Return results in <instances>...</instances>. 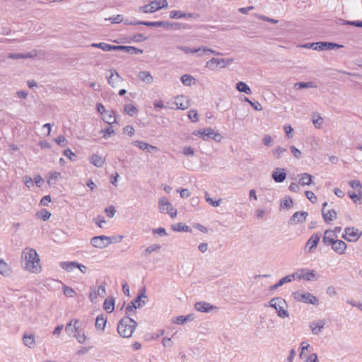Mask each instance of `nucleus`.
I'll return each instance as SVG.
<instances>
[{
  "mask_svg": "<svg viewBox=\"0 0 362 362\" xmlns=\"http://www.w3.org/2000/svg\"><path fill=\"white\" fill-rule=\"evenodd\" d=\"M180 80L182 83L187 86H190L193 83H195V78L189 74H184L181 76Z\"/></svg>",
  "mask_w": 362,
  "mask_h": 362,
  "instance_id": "37",
  "label": "nucleus"
},
{
  "mask_svg": "<svg viewBox=\"0 0 362 362\" xmlns=\"http://www.w3.org/2000/svg\"><path fill=\"white\" fill-rule=\"evenodd\" d=\"M100 132L103 134V137L107 139L110 137L112 134H115V131L112 127H107L102 129Z\"/></svg>",
  "mask_w": 362,
  "mask_h": 362,
  "instance_id": "56",
  "label": "nucleus"
},
{
  "mask_svg": "<svg viewBox=\"0 0 362 362\" xmlns=\"http://www.w3.org/2000/svg\"><path fill=\"white\" fill-rule=\"evenodd\" d=\"M313 123L316 128H321L324 123V119L319 115H314L313 118Z\"/></svg>",
  "mask_w": 362,
  "mask_h": 362,
  "instance_id": "50",
  "label": "nucleus"
},
{
  "mask_svg": "<svg viewBox=\"0 0 362 362\" xmlns=\"http://www.w3.org/2000/svg\"><path fill=\"white\" fill-rule=\"evenodd\" d=\"M320 236L318 234H313L308 240L305 250L308 252H312L317 246Z\"/></svg>",
  "mask_w": 362,
  "mask_h": 362,
  "instance_id": "16",
  "label": "nucleus"
},
{
  "mask_svg": "<svg viewBox=\"0 0 362 362\" xmlns=\"http://www.w3.org/2000/svg\"><path fill=\"white\" fill-rule=\"evenodd\" d=\"M330 246L339 255H344L347 248V245L344 241L337 239Z\"/></svg>",
  "mask_w": 362,
  "mask_h": 362,
  "instance_id": "18",
  "label": "nucleus"
},
{
  "mask_svg": "<svg viewBox=\"0 0 362 362\" xmlns=\"http://www.w3.org/2000/svg\"><path fill=\"white\" fill-rule=\"evenodd\" d=\"M325 325V320H317L310 322L308 326L313 334L318 335L322 332Z\"/></svg>",
  "mask_w": 362,
  "mask_h": 362,
  "instance_id": "12",
  "label": "nucleus"
},
{
  "mask_svg": "<svg viewBox=\"0 0 362 362\" xmlns=\"http://www.w3.org/2000/svg\"><path fill=\"white\" fill-rule=\"evenodd\" d=\"M102 119L108 124H112L117 122L116 113L113 110H107L102 116Z\"/></svg>",
  "mask_w": 362,
  "mask_h": 362,
  "instance_id": "25",
  "label": "nucleus"
},
{
  "mask_svg": "<svg viewBox=\"0 0 362 362\" xmlns=\"http://www.w3.org/2000/svg\"><path fill=\"white\" fill-rule=\"evenodd\" d=\"M12 272L11 267L3 259L0 258V274L4 276H9Z\"/></svg>",
  "mask_w": 362,
  "mask_h": 362,
  "instance_id": "28",
  "label": "nucleus"
},
{
  "mask_svg": "<svg viewBox=\"0 0 362 362\" xmlns=\"http://www.w3.org/2000/svg\"><path fill=\"white\" fill-rule=\"evenodd\" d=\"M204 197H205V200L207 203H209V204H211L212 206L214 207H218L221 205V202H222V199H219L216 201H214L210 197H209V194L208 192H204Z\"/></svg>",
  "mask_w": 362,
  "mask_h": 362,
  "instance_id": "40",
  "label": "nucleus"
},
{
  "mask_svg": "<svg viewBox=\"0 0 362 362\" xmlns=\"http://www.w3.org/2000/svg\"><path fill=\"white\" fill-rule=\"evenodd\" d=\"M63 292L66 296L70 298L74 297L76 295L75 291L72 288L69 286H64Z\"/></svg>",
  "mask_w": 362,
  "mask_h": 362,
  "instance_id": "59",
  "label": "nucleus"
},
{
  "mask_svg": "<svg viewBox=\"0 0 362 362\" xmlns=\"http://www.w3.org/2000/svg\"><path fill=\"white\" fill-rule=\"evenodd\" d=\"M170 18L172 19H178V18H184L187 16H190V14H187L180 11H172L170 12Z\"/></svg>",
  "mask_w": 362,
  "mask_h": 362,
  "instance_id": "43",
  "label": "nucleus"
},
{
  "mask_svg": "<svg viewBox=\"0 0 362 362\" xmlns=\"http://www.w3.org/2000/svg\"><path fill=\"white\" fill-rule=\"evenodd\" d=\"M79 320L78 319L71 320L66 325L65 331L69 336H74L78 331Z\"/></svg>",
  "mask_w": 362,
  "mask_h": 362,
  "instance_id": "20",
  "label": "nucleus"
},
{
  "mask_svg": "<svg viewBox=\"0 0 362 362\" xmlns=\"http://www.w3.org/2000/svg\"><path fill=\"white\" fill-rule=\"evenodd\" d=\"M316 50H325V49H334L341 48L344 46L342 45L329 42H315Z\"/></svg>",
  "mask_w": 362,
  "mask_h": 362,
  "instance_id": "17",
  "label": "nucleus"
},
{
  "mask_svg": "<svg viewBox=\"0 0 362 362\" xmlns=\"http://www.w3.org/2000/svg\"><path fill=\"white\" fill-rule=\"evenodd\" d=\"M192 134L200 137L204 141L211 139L217 142H220L223 139V136L219 133L216 132L211 127L195 130L192 132Z\"/></svg>",
  "mask_w": 362,
  "mask_h": 362,
  "instance_id": "4",
  "label": "nucleus"
},
{
  "mask_svg": "<svg viewBox=\"0 0 362 362\" xmlns=\"http://www.w3.org/2000/svg\"><path fill=\"white\" fill-rule=\"evenodd\" d=\"M74 337L76 339L78 342H79L80 344H83L87 339V337L86 336L84 332H83L79 329H78V331H76V332L74 335Z\"/></svg>",
  "mask_w": 362,
  "mask_h": 362,
  "instance_id": "49",
  "label": "nucleus"
},
{
  "mask_svg": "<svg viewBox=\"0 0 362 362\" xmlns=\"http://www.w3.org/2000/svg\"><path fill=\"white\" fill-rule=\"evenodd\" d=\"M171 227H172L173 230H174V231L191 232V228L188 226H187L182 223L173 224V225H172Z\"/></svg>",
  "mask_w": 362,
  "mask_h": 362,
  "instance_id": "35",
  "label": "nucleus"
},
{
  "mask_svg": "<svg viewBox=\"0 0 362 362\" xmlns=\"http://www.w3.org/2000/svg\"><path fill=\"white\" fill-rule=\"evenodd\" d=\"M54 141L59 146L64 147L66 146L68 141L64 136H59L54 139Z\"/></svg>",
  "mask_w": 362,
  "mask_h": 362,
  "instance_id": "63",
  "label": "nucleus"
},
{
  "mask_svg": "<svg viewBox=\"0 0 362 362\" xmlns=\"http://www.w3.org/2000/svg\"><path fill=\"white\" fill-rule=\"evenodd\" d=\"M286 152V149L281 146H277L272 149V154L276 159H279Z\"/></svg>",
  "mask_w": 362,
  "mask_h": 362,
  "instance_id": "46",
  "label": "nucleus"
},
{
  "mask_svg": "<svg viewBox=\"0 0 362 362\" xmlns=\"http://www.w3.org/2000/svg\"><path fill=\"white\" fill-rule=\"evenodd\" d=\"M161 27L166 28H174V29H178L179 23H170L168 21H161Z\"/></svg>",
  "mask_w": 362,
  "mask_h": 362,
  "instance_id": "62",
  "label": "nucleus"
},
{
  "mask_svg": "<svg viewBox=\"0 0 362 362\" xmlns=\"http://www.w3.org/2000/svg\"><path fill=\"white\" fill-rule=\"evenodd\" d=\"M124 51L129 54H141L143 53L142 49H139L132 46H124Z\"/></svg>",
  "mask_w": 362,
  "mask_h": 362,
  "instance_id": "53",
  "label": "nucleus"
},
{
  "mask_svg": "<svg viewBox=\"0 0 362 362\" xmlns=\"http://www.w3.org/2000/svg\"><path fill=\"white\" fill-rule=\"evenodd\" d=\"M150 4L155 12L168 7L167 0H153L150 1Z\"/></svg>",
  "mask_w": 362,
  "mask_h": 362,
  "instance_id": "27",
  "label": "nucleus"
},
{
  "mask_svg": "<svg viewBox=\"0 0 362 362\" xmlns=\"http://www.w3.org/2000/svg\"><path fill=\"white\" fill-rule=\"evenodd\" d=\"M23 344L30 349H33L35 347L36 342H35V336L34 334H28L25 333L22 338Z\"/></svg>",
  "mask_w": 362,
  "mask_h": 362,
  "instance_id": "21",
  "label": "nucleus"
},
{
  "mask_svg": "<svg viewBox=\"0 0 362 362\" xmlns=\"http://www.w3.org/2000/svg\"><path fill=\"white\" fill-rule=\"evenodd\" d=\"M110 72V76L107 77L108 83L112 88H117L119 86V83L123 81V78L119 76L118 72L114 69H111L108 71Z\"/></svg>",
  "mask_w": 362,
  "mask_h": 362,
  "instance_id": "11",
  "label": "nucleus"
},
{
  "mask_svg": "<svg viewBox=\"0 0 362 362\" xmlns=\"http://www.w3.org/2000/svg\"><path fill=\"white\" fill-rule=\"evenodd\" d=\"M269 306L274 308L276 311L277 315L281 318L288 317L289 313L286 310V302L281 297L273 298L269 301Z\"/></svg>",
  "mask_w": 362,
  "mask_h": 362,
  "instance_id": "3",
  "label": "nucleus"
},
{
  "mask_svg": "<svg viewBox=\"0 0 362 362\" xmlns=\"http://www.w3.org/2000/svg\"><path fill=\"white\" fill-rule=\"evenodd\" d=\"M348 184L351 188L355 189H358V190H361L362 188L361 183L360 182L359 180H350L349 181Z\"/></svg>",
  "mask_w": 362,
  "mask_h": 362,
  "instance_id": "61",
  "label": "nucleus"
},
{
  "mask_svg": "<svg viewBox=\"0 0 362 362\" xmlns=\"http://www.w3.org/2000/svg\"><path fill=\"white\" fill-rule=\"evenodd\" d=\"M322 214L323 219L326 223H329L336 219L337 215L336 211L334 209L328 210L326 211L324 210V209H322Z\"/></svg>",
  "mask_w": 362,
  "mask_h": 362,
  "instance_id": "29",
  "label": "nucleus"
},
{
  "mask_svg": "<svg viewBox=\"0 0 362 362\" xmlns=\"http://www.w3.org/2000/svg\"><path fill=\"white\" fill-rule=\"evenodd\" d=\"M293 280H295V279H294V276H293V273L291 274H289V275H287V276L283 277L278 281V283H279V285H280L281 286L284 284L290 283V282L293 281Z\"/></svg>",
  "mask_w": 362,
  "mask_h": 362,
  "instance_id": "54",
  "label": "nucleus"
},
{
  "mask_svg": "<svg viewBox=\"0 0 362 362\" xmlns=\"http://www.w3.org/2000/svg\"><path fill=\"white\" fill-rule=\"evenodd\" d=\"M303 362H318L317 356L315 353H310L305 356V358L303 359Z\"/></svg>",
  "mask_w": 362,
  "mask_h": 362,
  "instance_id": "57",
  "label": "nucleus"
},
{
  "mask_svg": "<svg viewBox=\"0 0 362 362\" xmlns=\"http://www.w3.org/2000/svg\"><path fill=\"white\" fill-rule=\"evenodd\" d=\"M236 88L238 91L245 93L248 95L252 93L251 88L245 82L243 81H240L236 83Z\"/></svg>",
  "mask_w": 362,
  "mask_h": 362,
  "instance_id": "36",
  "label": "nucleus"
},
{
  "mask_svg": "<svg viewBox=\"0 0 362 362\" xmlns=\"http://www.w3.org/2000/svg\"><path fill=\"white\" fill-rule=\"evenodd\" d=\"M292 296L295 300L303 303L316 305L318 303L317 298L308 291H297L292 293Z\"/></svg>",
  "mask_w": 362,
  "mask_h": 362,
  "instance_id": "5",
  "label": "nucleus"
},
{
  "mask_svg": "<svg viewBox=\"0 0 362 362\" xmlns=\"http://www.w3.org/2000/svg\"><path fill=\"white\" fill-rule=\"evenodd\" d=\"M127 23L130 25H144L149 27H161L162 25L161 21H136Z\"/></svg>",
  "mask_w": 362,
  "mask_h": 362,
  "instance_id": "33",
  "label": "nucleus"
},
{
  "mask_svg": "<svg viewBox=\"0 0 362 362\" xmlns=\"http://www.w3.org/2000/svg\"><path fill=\"white\" fill-rule=\"evenodd\" d=\"M106 322H107V319L104 317V315H98L95 320V327L98 329H100V330L103 331L105 329Z\"/></svg>",
  "mask_w": 362,
  "mask_h": 362,
  "instance_id": "32",
  "label": "nucleus"
},
{
  "mask_svg": "<svg viewBox=\"0 0 362 362\" xmlns=\"http://www.w3.org/2000/svg\"><path fill=\"white\" fill-rule=\"evenodd\" d=\"M124 110L129 116H133L138 112V109L132 104H127L124 107Z\"/></svg>",
  "mask_w": 362,
  "mask_h": 362,
  "instance_id": "44",
  "label": "nucleus"
},
{
  "mask_svg": "<svg viewBox=\"0 0 362 362\" xmlns=\"http://www.w3.org/2000/svg\"><path fill=\"white\" fill-rule=\"evenodd\" d=\"M280 206L283 209L291 208L293 206V201L290 197L285 198V199L281 200Z\"/></svg>",
  "mask_w": 362,
  "mask_h": 362,
  "instance_id": "55",
  "label": "nucleus"
},
{
  "mask_svg": "<svg viewBox=\"0 0 362 362\" xmlns=\"http://www.w3.org/2000/svg\"><path fill=\"white\" fill-rule=\"evenodd\" d=\"M185 317L184 315H180L172 319V322L177 325H183L185 323Z\"/></svg>",
  "mask_w": 362,
  "mask_h": 362,
  "instance_id": "64",
  "label": "nucleus"
},
{
  "mask_svg": "<svg viewBox=\"0 0 362 362\" xmlns=\"http://www.w3.org/2000/svg\"><path fill=\"white\" fill-rule=\"evenodd\" d=\"M316 85L314 82H298L294 84L296 89L308 88H316Z\"/></svg>",
  "mask_w": 362,
  "mask_h": 362,
  "instance_id": "39",
  "label": "nucleus"
},
{
  "mask_svg": "<svg viewBox=\"0 0 362 362\" xmlns=\"http://www.w3.org/2000/svg\"><path fill=\"white\" fill-rule=\"evenodd\" d=\"M233 58H212L206 63V66L211 70H214L216 67L226 68L233 63Z\"/></svg>",
  "mask_w": 362,
  "mask_h": 362,
  "instance_id": "8",
  "label": "nucleus"
},
{
  "mask_svg": "<svg viewBox=\"0 0 362 362\" xmlns=\"http://www.w3.org/2000/svg\"><path fill=\"white\" fill-rule=\"evenodd\" d=\"M115 302L112 299H105L103 308L108 313H112L115 308Z\"/></svg>",
  "mask_w": 362,
  "mask_h": 362,
  "instance_id": "47",
  "label": "nucleus"
},
{
  "mask_svg": "<svg viewBox=\"0 0 362 362\" xmlns=\"http://www.w3.org/2000/svg\"><path fill=\"white\" fill-rule=\"evenodd\" d=\"M272 177L273 180L278 183L282 182L286 177V173L284 168H276L272 172Z\"/></svg>",
  "mask_w": 362,
  "mask_h": 362,
  "instance_id": "19",
  "label": "nucleus"
},
{
  "mask_svg": "<svg viewBox=\"0 0 362 362\" xmlns=\"http://www.w3.org/2000/svg\"><path fill=\"white\" fill-rule=\"evenodd\" d=\"M147 296L146 295V291L144 288L140 290L139 295L137 297L132 300L131 303L133 304V306H134V309L140 308L143 307L146 301Z\"/></svg>",
  "mask_w": 362,
  "mask_h": 362,
  "instance_id": "13",
  "label": "nucleus"
},
{
  "mask_svg": "<svg viewBox=\"0 0 362 362\" xmlns=\"http://www.w3.org/2000/svg\"><path fill=\"white\" fill-rule=\"evenodd\" d=\"M308 214L304 211H298L293 214L291 218V222L293 224L303 223L305 221Z\"/></svg>",
  "mask_w": 362,
  "mask_h": 362,
  "instance_id": "24",
  "label": "nucleus"
},
{
  "mask_svg": "<svg viewBox=\"0 0 362 362\" xmlns=\"http://www.w3.org/2000/svg\"><path fill=\"white\" fill-rule=\"evenodd\" d=\"M138 78L146 84H151L153 82V77L149 71H141L138 73Z\"/></svg>",
  "mask_w": 362,
  "mask_h": 362,
  "instance_id": "26",
  "label": "nucleus"
},
{
  "mask_svg": "<svg viewBox=\"0 0 362 362\" xmlns=\"http://www.w3.org/2000/svg\"><path fill=\"white\" fill-rule=\"evenodd\" d=\"M60 177V173L56 171L50 172L48 175L47 182L49 185H54Z\"/></svg>",
  "mask_w": 362,
  "mask_h": 362,
  "instance_id": "34",
  "label": "nucleus"
},
{
  "mask_svg": "<svg viewBox=\"0 0 362 362\" xmlns=\"http://www.w3.org/2000/svg\"><path fill=\"white\" fill-rule=\"evenodd\" d=\"M174 104L176 106L177 109L180 110H186L189 105V100L187 97L184 95H178L175 98Z\"/></svg>",
  "mask_w": 362,
  "mask_h": 362,
  "instance_id": "15",
  "label": "nucleus"
},
{
  "mask_svg": "<svg viewBox=\"0 0 362 362\" xmlns=\"http://www.w3.org/2000/svg\"><path fill=\"white\" fill-rule=\"evenodd\" d=\"M138 10L143 13H152L155 12L150 2L148 4L140 6Z\"/></svg>",
  "mask_w": 362,
  "mask_h": 362,
  "instance_id": "51",
  "label": "nucleus"
},
{
  "mask_svg": "<svg viewBox=\"0 0 362 362\" xmlns=\"http://www.w3.org/2000/svg\"><path fill=\"white\" fill-rule=\"evenodd\" d=\"M161 249V245L160 244H152L149 246H148L147 247H146L143 251H142V256L143 257H148L150 254L153 253V252H158Z\"/></svg>",
  "mask_w": 362,
  "mask_h": 362,
  "instance_id": "30",
  "label": "nucleus"
},
{
  "mask_svg": "<svg viewBox=\"0 0 362 362\" xmlns=\"http://www.w3.org/2000/svg\"><path fill=\"white\" fill-rule=\"evenodd\" d=\"M158 209L160 213L168 214L171 218H174L177 216V209H175L168 199L162 197L158 199Z\"/></svg>",
  "mask_w": 362,
  "mask_h": 362,
  "instance_id": "6",
  "label": "nucleus"
},
{
  "mask_svg": "<svg viewBox=\"0 0 362 362\" xmlns=\"http://www.w3.org/2000/svg\"><path fill=\"white\" fill-rule=\"evenodd\" d=\"M114 238H111L106 235H98L93 237L90 239V244L93 247L98 249H103L111 245Z\"/></svg>",
  "mask_w": 362,
  "mask_h": 362,
  "instance_id": "9",
  "label": "nucleus"
},
{
  "mask_svg": "<svg viewBox=\"0 0 362 362\" xmlns=\"http://www.w3.org/2000/svg\"><path fill=\"white\" fill-rule=\"evenodd\" d=\"M337 238V235L332 230H327L325 232L322 241L325 245H331Z\"/></svg>",
  "mask_w": 362,
  "mask_h": 362,
  "instance_id": "23",
  "label": "nucleus"
},
{
  "mask_svg": "<svg viewBox=\"0 0 362 362\" xmlns=\"http://www.w3.org/2000/svg\"><path fill=\"white\" fill-rule=\"evenodd\" d=\"M89 162L97 168H102L105 163V158L97 153L91 155L88 158Z\"/></svg>",
  "mask_w": 362,
  "mask_h": 362,
  "instance_id": "22",
  "label": "nucleus"
},
{
  "mask_svg": "<svg viewBox=\"0 0 362 362\" xmlns=\"http://www.w3.org/2000/svg\"><path fill=\"white\" fill-rule=\"evenodd\" d=\"M188 117L193 122H197L199 120L197 111L195 110H190L188 112Z\"/></svg>",
  "mask_w": 362,
  "mask_h": 362,
  "instance_id": "58",
  "label": "nucleus"
},
{
  "mask_svg": "<svg viewBox=\"0 0 362 362\" xmlns=\"http://www.w3.org/2000/svg\"><path fill=\"white\" fill-rule=\"evenodd\" d=\"M177 49L182 51L184 53H185L187 54L199 52V51H201V49H202V48L192 49L189 47L181 46V45L177 46Z\"/></svg>",
  "mask_w": 362,
  "mask_h": 362,
  "instance_id": "45",
  "label": "nucleus"
},
{
  "mask_svg": "<svg viewBox=\"0 0 362 362\" xmlns=\"http://www.w3.org/2000/svg\"><path fill=\"white\" fill-rule=\"evenodd\" d=\"M300 346V358L301 359H303L305 358L306 355L309 354V353H308V349L310 348V344L308 343H307L306 341H303V342H301Z\"/></svg>",
  "mask_w": 362,
  "mask_h": 362,
  "instance_id": "41",
  "label": "nucleus"
},
{
  "mask_svg": "<svg viewBox=\"0 0 362 362\" xmlns=\"http://www.w3.org/2000/svg\"><path fill=\"white\" fill-rule=\"evenodd\" d=\"M110 44L105 42H99V43H92L90 44L91 47L99 48L103 50L104 52H110Z\"/></svg>",
  "mask_w": 362,
  "mask_h": 362,
  "instance_id": "48",
  "label": "nucleus"
},
{
  "mask_svg": "<svg viewBox=\"0 0 362 362\" xmlns=\"http://www.w3.org/2000/svg\"><path fill=\"white\" fill-rule=\"evenodd\" d=\"M293 276L295 279L305 280L308 281H314L317 279L316 272L307 268L298 269L295 272H293Z\"/></svg>",
  "mask_w": 362,
  "mask_h": 362,
  "instance_id": "7",
  "label": "nucleus"
},
{
  "mask_svg": "<svg viewBox=\"0 0 362 362\" xmlns=\"http://www.w3.org/2000/svg\"><path fill=\"white\" fill-rule=\"evenodd\" d=\"M60 267L67 272H72L76 268V262H62Z\"/></svg>",
  "mask_w": 362,
  "mask_h": 362,
  "instance_id": "38",
  "label": "nucleus"
},
{
  "mask_svg": "<svg viewBox=\"0 0 362 362\" xmlns=\"http://www.w3.org/2000/svg\"><path fill=\"white\" fill-rule=\"evenodd\" d=\"M289 148H290L291 152L292 153V154L293 155V156L296 158L300 159L302 158L301 151L298 148H297L296 146H291Z\"/></svg>",
  "mask_w": 362,
  "mask_h": 362,
  "instance_id": "60",
  "label": "nucleus"
},
{
  "mask_svg": "<svg viewBox=\"0 0 362 362\" xmlns=\"http://www.w3.org/2000/svg\"><path fill=\"white\" fill-rule=\"evenodd\" d=\"M36 216L43 221H47L51 217V213L47 209H41L36 213Z\"/></svg>",
  "mask_w": 362,
  "mask_h": 362,
  "instance_id": "42",
  "label": "nucleus"
},
{
  "mask_svg": "<svg viewBox=\"0 0 362 362\" xmlns=\"http://www.w3.org/2000/svg\"><path fill=\"white\" fill-rule=\"evenodd\" d=\"M21 262L27 272L39 274L42 271L40 256L34 248L26 247L23 250Z\"/></svg>",
  "mask_w": 362,
  "mask_h": 362,
  "instance_id": "1",
  "label": "nucleus"
},
{
  "mask_svg": "<svg viewBox=\"0 0 362 362\" xmlns=\"http://www.w3.org/2000/svg\"><path fill=\"white\" fill-rule=\"evenodd\" d=\"M194 309L201 313H211L216 309V307L205 301L197 302L194 304Z\"/></svg>",
  "mask_w": 362,
  "mask_h": 362,
  "instance_id": "14",
  "label": "nucleus"
},
{
  "mask_svg": "<svg viewBox=\"0 0 362 362\" xmlns=\"http://www.w3.org/2000/svg\"><path fill=\"white\" fill-rule=\"evenodd\" d=\"M299 185L301 186L310 185L313 182V176L308 173H304L300 174Z\"/></svg>",
  "mask_w": 362,
  "mask_h": 362,
  "instance_id": "31",
  "label": "nucleus"
},
{
  "mask_svg": "<svg viewBox=\"0 0 362 362\" xmlns=\"http://www.w3.org/2000/svg\"><path fill=\"white\" fill-rule=\"evenodd\" d=\"M132 145L134 146L139 148V149L142 151H146L148 148V144L146 142L139 141V140H135L132 142Z\"/></svg>",
  "mask_w": 362,
  "mask_h": 362,
  "instance_id": "52",
  "label": "nucleus"
},
{
  "mask_svg": "<svg viewBox=\"0 0 362 362\" xmlns=\"http://www.w3.org/2000/svg\"><path fill=\"white\" fill-rule=\"evenodd\" d=\"M137 323L128 316L121 319L117 325V332L124 338H129L133 334Z\"/></svg>",
  "mask_w": 362,
  "mask_h": 362,
  "instance_id": "2",
  "label": "nucleus"
},
{
  "mask_svg": "<svg viewBox=\"0 0 362 362\" xmlns=\"http://www.w3.org/2000/svg\"><path fill=\"white\" fill-rule=\"evenodd\" d=\"M361 237V233L358 228L354 227H347L344 229L342 238L349 242H355Z\"/></svg>",
  "mask_w": 362,
  "mask_h": 362,
  "instance_id": "10",
  "label": "nucleus"
}]
</instances>
